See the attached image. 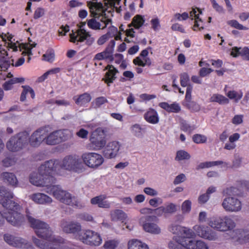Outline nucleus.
<instances>
[{
    "label": "nucleus",
    "mask_w": 249,
    "mask_h": 249,
    "mask_svg": "<svg viewBox=\"0 0 249 249\" xmlns=\"http://www.w3.org/2000/svg\"><path fill=\"white\" fill-rule=\"evenodd\" d=\"M58 161L53 160L46 161L41 165L38 172H33L30 176V182L36 186L46 187V192L52 194L57 200L65 204L76 208L81 209L85 206L84 204L78 199L72 196L68 192L62 190L59 185H54L56 179L53 176L56 172Z\"/></svg>",
    "instance_id": "1"
},
{
    "label": "nucleus",
    "mask_w": 249,
    "mask_h": 249,
    "mask_svg": "<svg viewBox=\"0 0 249 249\" xmlns=\"http://www.w3.org/2000/svg\"><path fill=\"white\" fill-rule=\"evenodd\" d=\"M27 219L36 235L42 240L33 237L34 243L41 249H58L65 243L64 238L53 234V231L45 222L36 219L27 213Z\"/></svg>",
    "instance_id": "2"
},
{
    "label": "nucleus",
    "mask_w": 249,
    "mask_h": 249,
    "mask_svg": "<svg viewBox=\"0 0 249 249\" xmlns=\"http://www.w3.org/2000/svg\"><path fill=\"white\" fill-rule=\"evenodd\" d=\"M0 203L4 209L2 213L0 212V226L3 225L4 219L15 227L23 225L25 217L19 212L21 206L11 199L14 197L13 193L5 187L0 186Z\"/></svg>",
    "instance_id": "3"
},
{
    "label": "nucleus",
    "mask_w": 249,
    "mask_h": 249,
    "mask_svg": "<svg viewBox=\"0 0 249 249\" xmlns=\"http://www.w3.org/2000/svg\"><path fill=\"white\" fill-rule=\"evenodd\" d=\"M121 0H105V6L101 2H98L96 0L88 1L87 5L89 9L90 16L97 18L104 25L102 29L107 27L111 23V19L107 16L106 11L110 13L114 10L116 4H119Z\"/></svg>",
    "instance_id": "4"
},
{
    "label": "nucleus",
    "mask_w": 249,
    "mask_h": 249,
    "mask_svg": "<svg viewBox=\"0 0 249 249\" xmlns=\"http://www.w3.org/2000/svg\"><path fill=\"white\" fill-rule=\"evenodd\" d=\"M58 161L56 172L60 168L77 173L83 172L85 168L81 159L77 155H69L66 156L60 162L58 160H53Z\"/></svg>",
    "instance_id": "5"
},
{
    "label": "nucleus",
    "mask_w": 249,
    "mask_h": 249,
    "mask_svg": "<svg viewBox=\"0 0 249 249\" xmlns=\"http://www.w3.org/2000/svg\"><path fill=\"white\" fill-rule=\"evenodd\" d=\"M209 225L213 229L222 232L229 231L230 233L235 230L236 223L232 215L215 217L212 218Z\"/></svg>",
    "instance_id": "6"
},
{
    "label": "nucleus",
    "mask_w": 249,
    "mask_h": 249,
    "mask_svg": "<svg viewBox=\"0 0 249 249\" xmlns=\"http://www.w3.org/2000/svg\"><path fill=\"white\" fill-rule=\"evenodd\" d=\"M29 133L22 131L12 137L6 143L7 149L12 152L19 151L28 144Z\"/></svg>",
    "instance_id": "7"
},
{
    "label": "nucleus",
    "mask_w": 249,
    "mask_h": 249,
    "mask_svg": "<svg viewBox=\"0 0 249 249\" xmlns=\"http://www.w3.org/2000/svg\"><path fill=\"white\" fill-rule=\"evenodd\" d=\"M176 239L179 244L176 245L171 243L170 249H209L208 245L201 240L194 241L184 237H178Z\"/></svg>",
    "instance_id": "8"
},
{
    "label": "nucleus",
    "mask_w": 249,
    "mask_h": 249,
    "mask_svg": "<svg viewBox=\"0 0 249 249\" xmlns=\"http://www.w3.org/2000/svg\"><path fill=\"white\" fill-rule=\"evenodd\" d=\"M90 145L92 149L100 150L106 144L105 131L99 127L93 131L89 138Z\"/></svg>",
    "instance_id": "9"
},
{
    "label": "nucleus",
    "mask_w": 249,
    "mask_h": 249,
    "mask_svg": "<svg viewBox=\"0 0 249 249\" xmlns=\"http://www.w3.org/2000/svg\"><path fill=\"white\" fill-rule=\"evenodd\" d=\"M158 221L156 216H146L141 218L140 223H142V226L145 231L158 234L161 232V229L157 224Z\"/></svg>",
    "instance_id": "10"
},
{
    "label": "nucleus",
    "mask_w": 249,
    "mask_h": 249,
    "mask_svg": "<svg viewBox=\"0 0 249 249\" xmlns=\"http://www.w3.org/2000/svg\"><path fill=\"white\" fill-rule=\"evenodd\" d=\"M81 158L85 165L93 169L97 168L104 161V159L101 155L94 152L83 153Z\"/></svg>",
    "instance_id": "11"
},
{
    "label": "nucleus",
    "mask_w": 249,
    "mask_h": 249,
    "mask_svg": "<svg viewBox=\"0 0 249 249\" xmlns=\"http://www.w3.org/2000/svg\"><path fill=\"white\" fill-rule=\"evenodd\" d=\"M70 41L72 43L82 42L86 41V44L88 46L91 45L94 41V38L91 36L89 32L85 29L80 28L76 32L70 34Z\"/></svg>",
    "instance_id": "12"
},
{
    "label": "nucleus",
    "mask_w": 249,
    "mask_h": 249,
    "mask_svg": "<svg viewBox=\"0 0 249 249\" xmlns=\"http://www.w3.org/2000/svg\"><path fill=\"white\" fill-rule=\"evenodd\" d=\"M80 239L85 244L91 246H98L102 242L100 235L91 230H86L80 235Z\"/></svg>",
    "instance_id": "13"
},
{
    "label": "nucleus",
    "mask_w": 249,
    "mask_h": 249,
    "mask_svg": "<svg viewBox=\"0 0 249 249\" xmlns=\"http://www.w3.org/2000/svg\"><path fill=\"white\" fill-rule=\"evenodd\" d=\"M222 206L228 212H238L242 209V202L238 198L234 196L225 197L222 202Z\"/></svg>",
    "instance_id": "14"
},
{
    "label": "nucleus",
    "mask_w": 249,
    "mask_h": 249,
    "mask_svg": "<svg viewBox=\"0 0 249 249\" xmlns=\"http://www.w3.org/2000/svg\"><path fill=\"white\" fill-rule=\"evenodd\" d=\"M49 133L48 127L45 126L35 131L28 139V143L33 147H37L45 140Z\"/></svg>",
    "instance_id": "15"
},
{
    "label": "nucleus",
    "mask_w": 249,
    "mask_h": 249,
    "mask_svg": "<svg viewBox=\"0 0 249 249\" xmlns=\"http://www.w3.org/2000/svg\"><path fill=\"white\" fill-rule=\"evenodd\" d=\"M193 229L196 234L201 238L209 240H215L217 239L216 232L208 226L195 225Z\"/></svg>",
    "instance_id": "16"
},
{
    "label": "nucleus",
    "mask_w": 249,
    "mask_h": 249,
    "mask_svg": "<svg viewBox=\"0 0 249 249\" xmlns=\"http://www.w3.org/2000/svg\"><path fill=\"white\" fill-rule=\"evenodd\" d=\"M230 239L234 242L240 245L248 243L249 231L243 229H236L231 232Z\"/></svg>",
    "instance_id": "17"
},
{
    "label": "nucleus",
    "mask_w": 249,
    "mask_h": 249,
    "mask_svg": "<svg viewBox=\"0 0 249 249\" xmlns=\"http://www.w3.org/2000/svg\"><path fill=\"white\" fill-rule=\"evenodd\" d=\"M65 130H56L48 134L45 137V142L49 145H55L59 142L66 141L68 137L65 134Z\"/></svg>",
    "instance_id": "18"
},
{
    "label": "nucleus",
    "mask_w": 249,
    "mask_h": 249,
    "mask_svg": "<svg viewBox=\"0 0 249 249\" xmlns=\"http://www.w3.org/2000/svg\"><path fill=\"white\" fill-rule=\"evenodd\" d=\"M4 241L9 245L18 248H25L27 242L26 240L18 237H15L10 234H4Z\"/></svg>",
    "instance_id": "19"
},
{
    "label": "nucleus",
    "mask_w": 249,
    "mask_h": 249,
    "mask_svg": "<svg viewBox=\"0 0 249 249\" xmlns=\"http://www.w3.org/2000/svg\"><path fill=\"white\" fill-rule=\"evenodd\" d=\"M119 143L116 141L108 142L103 151V155L107 159L115 158L120 149Z\"/></svg>",
    "instance_id": "20"
},
{
    "label": "nucleus",
    "mask_w": 249,
    "mask_h": 249,
    "mask_svg": "<svg viewBox=\"0 0 249 249\" xmlns=\"http://www.w3.org/2000/svg\"><path fill=\"white\" fill-rule=\"evenodd\" d=\"M193 86L189 85L186 89L185 102L186 107L191 111L197 112L200 110V106L195 102L192 101Z\"/></svg>",
    "instance_id": "21"
},
{
    "label": "nucleus",
    "mask_w": 249,
    "mask_h": 249,
    "mask_svg": "<svg viewBox=\"0 0 249 249\" xmlns=\"http://www.w3.org/2000/svg\"><path fill=\"white\" fill-rule=\"evenodd\" d=\"M61 228L63 231L68 233H75L81 230V225L76 222H68L63 220L61 222Z\"/></svg>",
    "instance_id": "22"
},
{
    "label": "nucleus",
    "mask_w": 249,
    "mask_h": 249,
    "mask_svg": "<svg viewBox=\"0 0 249 249\" xmlns=\"http://www.w3.org/2000/svg\"><path fill=\"white\" fill-rule=\"evenodd\" d=\"M105 70H107V71L105 73L102 80L107 84V86H110V84L113 83L116 79V75L119 72V71L112 65L109 64L106 66Z\"/></svg>",
    "instance_id": "23"
},
{
    "label": "nucleus",
    "mask_w": 249,
    "mask_h": 249,
    "mask_svg": "<svg viewBox=\"0 0 249 249\" xmlns=\"http://www.w3.org/2000/svg\"><path fill=\"white\" fill-rule=\"evenodd\" d=\"M106 195H99L92 198L90 199V203L92 205H97L99 208H109L110 203L109 201L106 200Z\"/></svg>",
    "instance_id": "24"
},
{
    "label": "nucleus",
    "mask_w": 249,
    "mask_h": 249,
    "mask_svg": "<svg viewBox=\"0 0 249 249\" xmlns=\"http://www.w3.org/2000/svg\"><path fill=\"white\" fill-rule=\"evenodd\" d=\"M31 199L36 203L39 204H49L52 202V199L48 196L43 193H35L31 196Z\"/></svg>",
    "instance_id": "25"
},
{
    "label": "nucleus",
    "mask_w": 249,
    "mask_h": 249,
    "mask_svg": "<svg viewBox=\"0 0 249 249\" xmlns=\"http://www.w3.org/2000/svg\"><path fill=\"white\" fill-rule=\"evenodd\" d=\"M145 120L151 124H156L159 122V117L157 111L152 108H150L145 113L144 115Z\"/></svg>",
    "instance_id": "26"
},
{
    "label": "nucleus",
    "mask_w": 249,
    "mask_h": 249,
    "mask_svg": "<svg viewBox=\"0 0 249 249\" xmlns=\"http://www.w3.org/2000/svg\"><path fill=\"white\" fill-rule=\"evenodd\" d=\"M8 55V53L5 50L0 51V68L3 71L7 70L11 65Z\"/></svg>",
    "instance_id": "27"
},
{
    "label": "nucleus",
    "mask_w": 249,
    "mask_h": 249,
    "mask_svg": "<svg viewBox=\"0 0 249 249\" xmlns=\"http://www.w3.org/2000/svg\"><path fill=\"white\" fill-rule=\"evenodd\" d=\"M115 45V41L114 39L111 40L108 44L105 51L102 52L104 57L106 60H109L112 62L114 60L113 53Z\"/></svg>",
    "instance_id": "28"
},
{
    "label": "nucleus",
    "mask_w": 249,
    "mask_h": 249,
    "mask_svg": "<svg viewBox=\"0 0 249 249\" xmlns=\"http://www.w3.org/2000/svg\"><path fill=\"white\" fill-rule=\"evenodd\" d=\"M159 106L169 113H178L181 110L180 106L177 103L169 104L167 102H161L159 104Z\"/></svg>",
    "instance_id": "29"
},
{
    "label": "nucleus",
    "mask_w": 249,
    "mask_h": 249,
    "mask_svg": "<svg viewBox=\"0 0 249 249\" xmlns=\"http://www.w3.org/2000/svg\"><path fill=\"white\" fill-rule=\"evenodd\" d=\"M73 100L77 105H83L89 103L91 100V96L88 92L79 95L78 96H74Z\"/></svg>",
    "instance_id": "30"
},
{
    "label": "nucleus",
    "mask_w": 249,
    "mask_h": 249,
    "mask_svg": "<svg viewBox=\"0 0 249 249\" xmlns=\"http://www.w3.org/2000/svg\"><path fill=\"white\" fill-rule=\"evenodd\" d=\"M145 22L143 16L141 15H136L132 19L131 22L128 25V27H133L136 29H140Z\"/></svg>",
    "instance_id": "31"
},
{
    "label": "nucleus",
    "mask_w": 249,
    "mask_h": 249,
    "mask_svg": "<svg viewBox=\"0 0 249 249\" xmlns=\"http://www.w3.org/2000/svg\"><path fill=\"white\" fill-rule=\"evenodd\" d=\"M128 249H149L147 244L138 239H132L128 243Z\"/></svg>",
    "instance_id": "32"
},
{
    "label": "nucleus",
    "mask_w": 249,
    "mask_h": 249,
    "mask_svg": "<svg viewBox=\"0 0 249 249\" xmlns=\"http://www.w3.org/2000/svg\"><path fill=\"white\" fill-rule=\"evenodd\" d=\"M182 234H185L186 235V236H182V235H180V236L178 235V236H175L173 238V240L170 241L169 243L168 246H169V248H170V244L171 243H174V244H175L176 245H177V244H179V243H178L177 240L176 239L178 237L187 238L189 239L190 240H191V238L193 236L194 233L192 230L188 229L186 227H183V229L182 230Z\"/></svg>",
    "instance_id": "33"
},
{
    "label": "nucleus",
    "mask_w": 249,
    "mask_h": 249,
    "mask_svg": "<svg viewBox=\"0 0 249 249\" xmlns=\"http://www.w3.org/2000/svg\"><path fill=\"white\" fill-rule=\"evenodd\" d=\"M4 182H7L13 186H16L18 184V179L16 176L11 173L4 172L1 175Z\"/></svg>",
    "instance_id": "34"
},
{
    "label": "nucleus",
    "mask_w": 249,
    "mask_h": 249,
    "mask_svg": "<svg viewBox=\"0 0 249 249\" xmlns=\"http://www.w3.org/2000/svg\"><path fill=\"white\" fill-rule=\"evenodd\" d=\"M209 100L210 102L217 103L221 105H227L230 102L228 98L221 94L218 93L213 94L209 99Z\"/></svg>",
    "instance_id": "35"
},
{
    "label": "nucleus",
    "mask_w": 249,
    "mask_h": 249,
    "mask_svg": "<svg viewBox=\"0 0 249 249\" xmlns=\"http://www.w3.org/2000/svg\"><path fill=\"white\" fill-rule=\"evenodd\" d=\"M23 90L21 92L20 101L21 102H24L26 99V95L29 93L31 95V97L34 99L35 98V93L34 89L29 86L25 85L22 86Z\"/></svg>",
    "instance_id": "36"
},
{
    "label": "nucleus",
    "mask_w": 249,
    "mask_h": 249,
    "mask_svg": "<svg viewBox=\"0 0 249 249\" xmlns=\"http://www.w3.org/2000/svg\"><path fill=\"white\" fill-rule=\"evenodd\" d=\"M126 214L122 210L116 209L110 212L112 221H123L126 218Z\"/></svg>",
    "instance_id": "37"
},
{
    "label": "nucleus",
    "mask_w": 249,
    "mask_h": 249,
    "mask_svg": "<svg viewBox=\"0 0 249 249\" xmlns=\"http://www.w3.org/2000/svg\"><path fill=\"white\" fill-rule=\"evenodd\" d=\"M190 16L195 17V21L194 25L193 27V30L194 31H197V28L199 30H201L204 29L203 26L200 23H202V20L199 18L198 14H196V11L195 9H193L192 11L190 13Z\"/></svg>",
    "instance_id": "38"
},
{
    "label": "nucleus",
    "mask_w": 249,
    "mask_h": 249,
    "mask_svg": "<svg viewBox=\"0 0 249 249\" xmlns=\"http://www.w3.org/2000/svg\"><path fill=\"white\" fill-rule=\"evenodd\" d=\"M226 95L230 99L234 100L235 102L237 103L242 98L243 92L241 90L237 92L232 90L229 91Z\"/></svg>",
    "instance_id": "39"
},
{
    "label": "nucleus",
    "mask_w": 249,
    "mask_h": 249,
    "mask_svg": "<svg viewBox=\"0 0 249 249\" xmlns=\"http://www.w3.org/2000/svg\"><path fill=\"white\" fill-rule=\"evenodd\" d=\"M180 129L185 132H187L191 134L192 131L195 129L194 125L189 124L185 120H182L180 122Z\"/></svg>",
    "instance_id": "40"
},
{
    "label": "nucleus",
    "mask_w": 249,
    "mask_h": 249,
    "mask_svg": "<svg viewBox=\"0 0 249 249\" xmlns=\"http://www.w3.org/2000/svg\"><path fill=\"white\" fill-rule=\"evenodd\" d=\"M119 244V242L117 240H108L105 241L103 247L105 249H116Z\"/></svg>",
    "instance_id": "41"
},
{
    "label": "nucleus",
    "mask_w": 249,
    "mask_h": 249,
    "mask_svg": "<svg viewBox=\"0 0 249 249\" xmlns=\"http://www.w3.org/2000/svg\"><path fill=\"white\" fill-rule=\"evenodd\" d=\"M191 156L187 152L180 150L177 151L175 160L179 161L184 160H189Z\"/></svg>",
    "instance_id": "42"
},
{
    "label": "nucleus",
    "mask_w": 249,
    "mask_h": 249,
    "mask_svg": "<svg viewBox=\"0 0 249 249\" xmlns=\"http://www.w3.org/2000/svg\"><path fill=\"white\" fill-rule=\"evenodd\" d=\"M227 24L231 27L240 30H247L248 28L244 26L235 19L230 20L227 21Z\"/></svg>",
    "instance_id": "43"
},
{
    "label": "nucleus",
    "mask_w": 249,
    "mask_h": 249,
    "mask_svg": "<svg viewBox=\"0 0 249 249\" xmlns=\"http://www.w3.org/2000/svg\"><path fill=\"white\" fill-rule=\"evenodd\" d=\"M192 140L196 143H204L207 142V138L204 135L196 134L193 136Z\"/></svg>",
    "instance_id": "44"
},
{
    "label": "nucleus",
    "mask_w": 249,
    "mask_h": 249,
    "mask_svg": "<svg viewBox=\"0 0 249 249\" xmlns=\"http://www.w3.org/2000/svg\"><path fill=\"white\" fill-rule=\"evenodd\" d=\"M87 24L89 28L93 30L102 29L101 24L99 22L97 21L94 18L88 20Z\"/></svg>",
    "instance_id": "45"
},
{
    "label": "nucleus",
    "mask_w": 249,
    "mask_h": 249,
    "mask_svg": "<svg viewBox=\"0 0 249 249\" xmlns=\"http://www.w3.org/2000/svg\"><path fill=\"white\" fill-rule=\"evenodd\" d=\"M17 159L16 158L13 156L6 157L4 160H2V165L5 167H9L11 166L16 162Z\"/></svg>",
    "instance_id": "46"
},
{
    "label": "nucleus",
    "mask_w": 249,
    "mask_h": 249,
    "mask_svg": "<svg viewBox=\"0 0 249 249\" xmlns=\"http://www.w3.org/2000/svg\"><path fill=\"white\" fill-rule=\"evenodd\" d=\"M180 85L182 87H187V88L188 86L191 85V84H188V82L189 81V76L187 73L184 72L181 73L180 75Z\"/></svg>",
    "instance_id": "47"
},
{
    "label": "nucleus",
    "mask_w": 249,
    "mask_h": 249,
    "mask_svg": "<svg viewBox=\"0 0 249 249\" xmlns=\"http://www.w3.org/2000/svg\"><path fill=\"white\" fill-rule=\"evenodd\" d=\"M183 227L176 224H172L169 227V231L175 234H181Z\"/></svg>",
    "instance_id": "48"
},
{
    "label": "nucleus",
    "mask_w": 249,
    "mask_h": 249,
    "mask_svg": "<svg viewBox=\"0 0 249 249\" xmlns=\"http://www.w3.org/2000/svg\"><path fill=\"white\" fill-rule=\"evenodd\" d=\"M107 102V98L103 96L96 98L92 104L94 108L100 107L102 105Z\"/></svg>",
    "instance_id": "49"
},
{
    "label": "nucleus",
    "mask_w": 249,
    "mask_h": 249,
    "mask_svg": "<svg viewBox=\"0 0 249 249\" xmlns=\"http://www.w3.org/2000/svg\"><path fill=\"white\" fill-rule=\"evenodd\" d=\"M77 218L81 220L88 222L92 221L93 218L91 215L86 213H79L77 215Z\"/></svg>",
    "instance_id": "50"
},
{
    "label": "nucleus",
    "mask_w": 249,
    "mask_h": 249,
    "mask_svg": "<svg viewBox=\"0 0 249 249\" xmlns=\"http://www.w3.org/2000/svg\"><path fill=\"white\" fill-rule=\"evenodd\" d=\"M131 130L133 134L137 137H140L142 135V128L138 124L133 125L131 127Z\"/></svg>",
    "instance_id": "51"
},
{
    "label": "nucleus",
    "mask_w": 249,
    "mask_h": 249,
    "mask_svg": "<svg viewBox=\"0 0 249 249\" xmlns=\"http://www.w3.org/2000/svg\"><path fill=\"white\" fill-rule=\"evenodd\" d=\"M192 203L190 200L184 201L181 205V210L183 213H189L191 210Z\"/></svg>",
    "instance_id": "52"
},
{
    "label": "nucleus",
    "mask_w": 249,
    "mask_h": 249,
    "mask_svg": "<svg viewBox=\"0 0 249 249\" xmlns=\"http://www.w3.org/2000/svg\"><path fill=\"white\" fill-rule=\"evenodd\" d=\"M150 22L151 24V28L154 30V31H157L159 30L160 25V20L157 17L154 18H152Z\"/></svg>",
    "instance_id": "53"
},
{
    "label": "nucleus",
    "mask_w": 249,
    "mask_h": 249,
    "mask_svg": "<svg viewBox=\"0 0 249 249\" xmlns=\"http://www.w3.org/2000/svg\"><path fill=\"white\" fill-rule=\"evenodd\" d=\"M165 213H172L177 211V206L171 203L166 207H164Z\"/></svg>",
    "instance_id": "54"
},
{
    "label": "nucleus",
    "mask_w": 249,
    "mask_h": 249,
    "mask_svg": "<svg viewBox=\"0 0 249 249\" xmlns=\"http://www.w3.org/2000/svg\"><path fill=\"white\" fill-rule=\"evenodd\" d=\"M213 71V70L211 68H206L205 67L200 69L199 71V76L201 77H205Z\"/></svg>",
    "instance_id": "55"
},
{
    "label": "nucleus",
    "mask_w": 249,
    "mask_h": 249,
    "mask_svg": "<svg viewBox=\"0 0 249 249\" xmlns=\"http://www.w3.org/2000/svg\"><path fill=\"white\" fill-rule=\"evenodd\" d=\"M44 14V9L43 8L38 7L35 11L34 14V18L38 19L42 17Z\"/></svg>",
    "instance_id": "56"
},
{
    "label": "nucleus",
    "mask_w": 249,
    "mask_h": 249,
    "mask_svg": "<svg viewBox=\"0 0 249 249\" xmlns=\"http://www.w3.org/2000/svg\"><path fill=\"white\" fill-rule=\"evenodd\" d=\"M110 37H109V33H107V34L102 35L101 36L97 41V43L99 45H103L107 40L109 39Z\"/></svg>",
    "instance_id": "57"
},
{
    "label": "nucleus",
    "mask_w": 249,
    "mask_h": 249,
    "mask_svg": "<svg viewBox=\"0 0 249 249\" xmlns=\"http://www.w3.org/2000/svg\"><path fill=\"white\" fill-rule=\"evenodd\" d=\"M186 179V176L184 174H180L177 176L174 180V184L175 185L178 184L184 181Z\"/></svg>",
    "instance_id": "58"
},
{
    "label": "nucleus",
    "mask_w": 249,
    "mask_h": 249,
    "mask_svg": "<svg viewBox=\"0 0 249 249\" xmlns=\"http://www.w3.org/2000/svg\"><path fill=\"white\" fill-rule=\"evenodd\" d=\"M88 134H89L88 131L84 128H81L76 133V135L78 137L82 138V139H87L88 138Z\"/></svg>",
    "instance_id": "59"
},
{
    "label": "nucleus",
    "mask_w": 249,
    "mask_h": 249,
    "mask_svg": "<svg viewBox=\"0 0 249 249\" xmlns=\"http://www.w3.org/2000/svg\"><path fill=\"white\" fill-rule=\"evenodd\" d=\"M243 115H236L232 119L231 122L235 125L241 124L243 122Z\"/></svg>",
    "instance_id": "60"
},
{
    "label": "nucleus",
    "mask_w": 249,
    "mask_h": 249,
    "mask_svg": "<svg viewBox=\"0 0 249 249\" xmlns=\"http://www.w3.org/2000/svg\"><path fill=\"white\" fill-rule=\"evenodd\" d=\"M44 59L47 61H52L54 57V53L53 51L47 52L46 53L43 55Z\"/></svg>",
    "instance_id": "61"
},
{
    "label": "nucleus",
    "mask_w": 249,
    "mask_h": 249,
    "mask_svg": "<svg viewBox=\"0 0 249 249\" xmlns=\"http://www.w3.org/2000/svg\"><path fill=\"white\" fill-rule=\"evenodd\" d=\"M143 192L146 195L150 196H156L158 195V192L155 189L150 187H146L143 189Z\"/></svg>",
    "instance_id": "62"
},
{
    "label": "nucleus",
    "mask_w": 249,
    "mask_h": 249,
    "mask_svg": "<svg viewBox=\"0 0 249 249\" xmlns=\"http://www.w3.org/2000/svg\"><path fill=\"white\" fill-rule=\"evenodd\" d=\"M240 56H241L244 59L249 60V49L247 47H244L241 49Z\"/></svg>",
    "instance_id": "63"
},
{
    "label": "nucleus",
    "mask_w": 249,
    "mask_h": 249,
    "mask_svg": "<svg viewBox=\"0 0 249 249\" xmlns=\"http://www.w3.org/2000/svg\"><path fill=\"white\" fill-rule=\"evenodd\" d=\"M213 7L218 13H222L224 12L223 8L219 5L215 0H211Z\"/></svg>",
    "instance_id": "64"
}]
</instances>
